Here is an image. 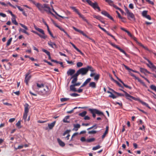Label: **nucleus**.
Returning a JSON list of instances; mask_svg holds the SVG:
<instances>
[{
  "label": "nucleus",
  "instance_id": "obj_25",
  "mask_svg": "<svg viewBox=\"0 0 156 156\" xmlns=\"http://www.w3.org/2000/svg\"><path fill=\"white\" fill-rule=\"evenodd\" d=\"M73 126L74 127V129L76 131H77L78 130V129L80 127V126L79 124H74L73 125Z\"/></svg>",
  "mask_w": 156,
  "mask_h": 156
},
{
  "label": "nucleus",
  "instance_id": "obj_54",
  "mask_svg": "<svg viewBox=\"0 0 156 156\" xmlns=\"http://www.w3.org/2000/svg\"><path fill=\"white\" fill-rule=\"evenodd\" d=\"M109 97L112 98L113 99L116 98V96L114 95V94L112 93V94H110V95H109Z\"/></svg>",
  "mask_w": 156,
  "mask_h": 156
},
{
  "label": "nucleus",
  "instance_id": "obj_49",
  "mask_svg": "<svg viewBox=\"0 0 156 156\" xmlns=\"http://www.w3.org/2000/svg\"><path fill=\"white\" fill-rule=\"evenodd\" d=\"M113 91H114V92L117 95H118V96H124V95L123 94H122L121 93H118V92H115V91H114L113 90H112V89H111Z\"/></svg>",
  "mask_w": 156,
  "mask_h": 156
},
{
  "label": "nucleus",
  "instance_id": "obj_15",
  "mask_svg": "<svg viewBox=\"0 0 156 156\" xmlns=\"http://www.w3.org/2000/svg\"><path fill=\"white\" fill-rule=\"evenodd\" d=\"M101 30H103L109 36H110L111 37H112L113 39H114L115 41H117V39H115L113 35H112V34H110L108 31H107L104 28H101Z\"/></svg>",
  "mask_w": 156,
  "mask_h": 156
},
{
  "label": "nucleus",
  "instance_id": "obj_46",
  "mask_svg": "<svg viewBox=\"0 0 156 156\" xmlns=\"http://www.w3.org/2000/svg\"><path fill=\"white\" fill-rule=\"evenodd\" d=\"M101 147V146H100L99 145H98L95 147H94L92 148V150H96L97 149H99Z\"/></svg>",
  "mask_w": 156,
  "mask_h": 156
},
{
  "label": "nucleus",
  "instance_id": "obj_32",
  "mask_svg": "<svg viewBox=\"0 0 156 156\" xmlns=\"http://www.w3.org/2000/svg\"><path fill=\"white\" fill-rule=\"evenodd\" d=\"M12 23H13L15 25H17L18 24V23L17 22L16 18L15 17H13V18H12Z\"/></svg>",
  "mask_w": 156,
  "mask_h": 156
},
{
  "label": "nucleus",
  "instance_id": "obj_33",
  "mask_svg": "<svg viewBox=\"0 0 156 156\" xmlns=\"http://www.w3.org/2000/svg\"><path fill=\"white\" fill-rule=\"evenodd\" d=\"M52 11H53L55 12V14L57 15L59 17L61 18H68V17H65L64 16H62L59 15L55 10L53 9H52Z\"/></svg>",
  "mask_w": 156,
  "mask_h": 156
},
{
  "label": "nucleus",
  "instance_id": "obj_14",
  "mask_svg": "<svg viewBox=\"0 0 156 156\" xmlns=\"http://www.w3.org/2000/svg\"><path fill=\"white\" fill-rule=\"evenodd\" d=\"M48 44L49 46L52 48H57V45L54 43L53 42L51 41H48Z\"/></svg>",
  "mask_w": 156,
  "mask_h": 156
},
{
  "label": "nucleus",
  "instance_id": "obj_17",
  "mask_svg": "<svg viewBox=\"0 0 156 156\" xmlns=\"http://www.w3.org/2000/svg\"><path fill=\"white\" fill-rule=\"evenodd\" d=\"M117 79L121 82V83L123 85V86L126 87V88H128L129 89H132V87H130V86H128V85L125 84L120 79L119 77H118L117 76H115Z\"/></svg>",
  "mask_w": 156,
  "mask_h": 156
},
{
  "label": "nucleus",
  "instance_id": "obj_48",
  "mask_svg": "<svg viewBox=\"0 0 156 156\" xmlns=\"http://www.w3.org/2000/svg\"><path fill=\"white\" fill-rule=\"evenodd\" d=\"M91 79L90 78H88L87 79L86 81L84 82L85 84L86 85L88 83H89L91 80Z\"/></svg>",
  "mask_w": 156,
  "mask_h": 156
},
{
  "label": "nucleus",
  "instance_id": "obj_7",
  "mask_svg": "<svg viewBox=\"0 0 156 156\" xmlns=\"http://www.w3.org/2000/svg\"><path fill=\"white\" fill-rule=\"evenodd\" d=\"M78 76L76 73L71 76L70 79H72L71 81L72 83L73 84L76 83V82L78 80Z\"/></svg>",
  "mask_w": 156,
  "mask_h": 156
},
{
  "label": "nucleus",
  "instance_id": "obj_5",
  "mask_svg": "<svg viewBox=\"0 0 156 156\" xmlns=\"http://www.w3.org/2000/svg\"><path fill=\"white\" fill-rule=\"evenodd\" d=\"M41 93L44 95H48L50 94V90L48 86H45Z\"/></svg>",
  "mask_w": 156,
  "mask_h": 156
},
{
  "label": "nucleus",
  "instance_id": "obj_21",
  "mask_svg": "<svg viewBox=\"0 0 156 156\" xmlns=\"http://www.w3.org/2000/svg\"><path fill=\"white\" fill-rule=\"evenodd\" d=\"M140 70L141 72L144 73H146L148 74H151V73L150 72L148 71L147 69L143 68H140Z\"/></svg>",
  "mask_w": 156,
  "mask_h": 156
},
{
  "label": "nucleus",
  "instance_id": "obj_8",
  "mask_svg": "<svg viewBox=\"0 0 156 156\" xmlns=\"http://www.w3.org/2000/svg\"><path fill=\"white\" fill-rule=\"evenodd\" d=\"M73 29H74L76 31L78 32L81 34H82L85 37L87 38H89L90 39H91L86 34L84 33L83 32L80 30H79L74 27H73Z\"/></svg>",
  "mask_w": 156,
  "mask_h": 156
},
{
  "label": "nucleus",
  "instance_id": "obj_44",
  "mask_svg": "<svg viewBox=\"0 0 156 156\" xmlns=\"http://www.w3.org/2000/svg\"><path fill=\"white\" fill-rule=\"evenodd\" d=\"M41 50L45 52L46 54H47V55H49V54H50V52L46 50L45 49H44V48H42Z\"/></svg>",
  "mask_w": 156,
  "mask_h": 156
},
{
  "label": "nucleus",
  "instance_id": "obj_13",
  "mask_svg": "<svg viewBox=\"0 0 156 156\" xmlns=\"http://www.w3.org/2000/svg\"><path fill=\"white\" fill-rule=\"evenodd\" d=\"M75 72V70L74 69H70L68 70L67 73L68 76L70 75L72 76L73 75V74Z\"/></svg>",
  "mask_w": 156,
  "mask_h": 156
},
{
  "label": "nucleus",
  "instance_id": "obj_4",
  "mask_svg": "<svg viewBox=\"0 0 156 156\" xmlns=\"http://www.w3.org/2000/svg\"><path fill=\"white\" fill-rule=\"evenodd\" d=\"M120 90L121 91H123L125 94V96L126 98L127 99H128L129 100H131L130 98L132 99L133 100H134L135 101L137 100V99L136 98H135L133 97L132 96L130 95L129 94H128L127 92L124 90L122 89H120Z\"/></svg>",
  "mask_w": 156,
  "mask_h": 156
},
{
  "label": "nucleus",
  "instance_id": "obj_62",
  "mask_svg": "<svg viewBox=\"0 0 156 156\" xmlns=\"http://www.w3.org/2000/svg\"><path fill=\"white\" fill-rule=\"evenodd\" d=\"M99 78V74H97L95 75L94 77V79L96 80H98Z\"/></svg>",
  "mask_w": 156,
  "mask_h": 156
},
{
  "label": "nucleus",
  "instance_id": "obj_55",
  "mask_svg": "<svg viewBox=\"0 0 156 156\" xmlns=\"http://www.w3.org/2000/svg\"><path fill=\"white\" fill-rule=\"evenodd\" d=\"M97 132V131L95 130H92L88 131V133L89 134H95Z\"/></svg>",
  "mask_w": 156,
  "mask_h": 156
},
{
  "label": "nucleus",
  "instance_id": "obj_12",
  "mask_svg": "<svg viewBox=\"0 0 156 156\" xmlns=\"http://www.w3.org/2000/svg\"><path fill=\"white\" fill-rule=\"evenodd\" d=\"M31 77V76H28L25 75L24 82L27 85H28V82Z\"/></svg>",
  "mask_w": 156,
  "mask_h": 156
},
{
  "label": "nucleus",
  "instance_id": "obj_36",
  "mask_svg": "<svg viewBox=\"0 0 156 156\" xmlns=\"http://www.w3.org/2000/svg\"><path fill=\"white\" fill-rule=\"evenodd\" d=\"M91 6L93 7V8L94 9H96L97 8V7L98 6V5L97 2H95L94 3H93V4Z\"/></svg>",
  "mask_w": 156,
  "mask_h": 156
},
{
  "label": "nucleus",
  "instance_id": "obj_26",
  "mask_svg": "<svg viewBox=\"0 0 156 156\" xmlns=\"http://www.w3.org/2000/svg\"><path fill=\"white\" fill-rule=\"evenodd\" d=\"M95 109L94 110L95 111V112L96 114L99 115H102L104 116V114L102 112H101L97 109Z\"/></svg>",
  "mask_w": 156,
  "mask_h": 156
},
{
  "label": "nucleus",
  "instance_id": "obj_63",
  "mask_svg": "<svg viewBox=\"0 0 156 156\" xmlns=\"http://www.w3.org/2000/svg\"><path fill=\"white\" fill-rule=\"evenodd\" d=\"M15 119L14 118H12L9 119V122H13L14 121H15Z\"/></svg>",
  "mask_w": 156,
  "mask_h": 156
},
{
  "label": "nucleus",
  "instance_id": "obj_24",
  "mask_svg": "<svg viewBox=\"0 0 156 156\" xmlns=\"http://www.w3.org/2000/svg\"><path fill=\"white\" fill-rule=\"evenodd\" d=\"M94 109H89V110L90 112L92 114V116L94 118H95L96 117V115L95 113Z\"/></svg>",
  "mask_w": 156,
  "mask_h": 156
},
{
  "label": "nucleus",
  "instance_id": "obj_1",
  "mask_svg": "<svg viewBox=\"0 0 156 156\" xmlns=\"http://www.w3.org/2000/svg\"><path fill=\"white\" fill-rule=\"evenodd\" d=\"M91 72H95V70L91 66H88L86 67L82 68L78 70L76 73L79 76L80 74L84 75L87 74L88 71Z\"/></svg>",
  "mask_w": 156,
  "mask_h": 156
},
{
  "label": "nucleus",
  "instance_id": "obj_3",
  "mask_svg": "<svg viewBox=\"0 0 156 156\" xmlns=\"http://www.w3.org/2000/svg\"><path fill=\"white\" fill-rule=\"evenodd\" d=\"M125 9L127 15L128 19L129 20L132 19L135 20V19L134 14L132 12H130L126 7H125Z\"/></svg>",
  "mask_w": 156,
  "mask_h": 156
},
{
  "label": "nucleus",
  "instance_id": "obj_64",
  "mask_svg": "<svg viewBox=\"0 0 156 156\" xmlns=\"http://www.w3.org/2000/svg\"><path fill=\"white\" fill-rule=\"evenodd\" d=\"M129 7L131 9H133L134 8L133 4L132 3L130 4L129 5Z\"/></svg>",
  "mask_w": 156,
  "mask_h": 156
},
{
  "label": "nucleus",
  "instance_id": "obj_61",
  "mask_svg": "<svg viewBox=\"0 0 156 156\" xmlns=\"http://www.w3.org/2000/svg\"><path fill=\"white\" fill-rule=\"evenodd\" d=\"M44 61L46 63H47L49 65L51 66H53L52 64L51 63V62L48 61L46 60H44Z\"/></svg>",
  "mask_w": 156,
  "mask_h": 156
},
{
  "label": "nucleus",
  "instance_id": "obj_53",
  "mask_svg": "<svg viewBox=\"0 0 156 156\" xmlns=\"http://www.w3.org/2000/svg\"><path fill=\"white\" fill-rule=\"evenodd\" d=\"M70 95L72 97H76L79 96V95L76 93H73L70 94Z\"/></svg>",
  "mask_w": 156,
  "mask_h": 156
},
{
  "label": "nucleus",
  "instance_id": "obj_30",
  "mask_svg": "<svg viewBox=\"0 0 156 156\" xmlns=\"http://www.w3.org/2000/svg\"><path fill=\"white\" fill-rule=\"evenodd\" d=\"M93 16L94 18H96L100 21H101V20H103V18L100 16L98 15L96 16L95 15H93Z\"/></svg>",
  "mask_w": 156,
  "mask_h": 156
},
{
  "label": "nucleus",
  "instance_id": "obj_47",
  "mask_svg": "<svg viewBox=\"0 0 156 156\" xmlns=\"http://www.w3.org/2000/svg\"><path fill=\"white\" fill-rule=\"evenodd\" d=\"M93 128H94V129H96L97 128V126L96 124H95L94 125H93L92 126H91L90 127L87 129V130H89L90 129H91Z\"/></svg>",
  "mask_w": 156,
  "mask_h": 156
},
{
  "label": "nucleus",
  "instance_id": "obj_41",
  "mask_svg": "<svg viewBox=\"0 0 156 156\" xmlns=\"http://www.w3.org/2000/svg\"><path fill=\"white\" fill-rule=\"evenodd\" d=\"M12 37H11L8 41L6 44V46H8L10 44L12 40Z\"/></svg>",
  "mask_w": 156,
  "mask_h": 156
},
{
  "label": "nucleus",
  "instance_id": "obj_6",
  "mask_svg": "<svg viewBox=\"0 0 156 156\" xmlns=\"http://www.w3.org/2000/svg\"><path fill=\"white\" fill-rule=\"evenodd\" d=\"M34 27L35 30H37L39 32L41 33L42 34V36H45V39L47 38V35L45 34L44 31L42 29L37 27L35 25H34Z\"/></svg>",
  "mask_w": 156,
  "mask_h": 156
},
{
  "label": "nucleus",
  "instance_id": "obj_34",
  "mask_svg": "<svg viewBox=\"0 0 156 156\" xmlns=\"http://www.w3.org/2000/svg\"><path fill=\"white\" fill-rule=\"evenodd\" d=\"M95 140L94 138H93L90 139H88L86 140V142L87 143H90L93 142Z\"/></svg>",
  "mask_w": 156,
  "mask_h": 156
},
{
  "label": "nucleus",
  "instance_id": "obj_57",
  "mask_svg": "<svg viewBox=\"0 0 156 156\" xmlns=\"http://www.w3.org/2000/svg\"><path fill=\"white\" fill-rule=\"evenodd\" d=\"M86 1L91 6H92V5L93 3L90 0H86Z\"/></svg>",
  "mask_w": 156,
  "mask_h": 156
},
{
  "label": "nucleus",
  "instance_id": "obj_50",
  "mask_svg": "<svg viewBox=\"0 0 156 156\" xmlns=\"http://www.w3.org/2000/svg\"><path fill=\"white\" fill-rule=\"evenodd\" d=\"M16 126L17 127H18V128L20 129L21 128V127L20 126V121H18V122L16 124Z\"/></svg>",
  "mask_w": 156,
  "mask_h": 156
},
{
  "label": "nucleus",
  "instance_id": "obj_58",
  "mask_svg": "<svg viewBox=\"0 0 156 156\" xmlns=\"http://www.w3.org/2000/svg\"><path fill=\"white\" fill-rule=\"evenodd\" d=\"M114 104L115 105L118 104L120 106L122 107V104L121 102H119L117 101L115 102Z\"/></svg>",
  "mask_w": 156,
  "mask_h": 156
},
{
  "label": "nucleus",
  "instance_id": "obj_28",
  "mask_svg": "<svg viewBox=\"0 0 156 156\" xmlns=\"http://www.w3.org/2000/svg\"><path fill=\"white\" fill-rule=\"evenodd\" d=\"M32 32L33 33L37 34V35H38V36H39L41 38H43V39H45V36H42V35L39 34L37 32L35 31H34V30H32Z\"/></svg>",
  "mask_w": 156,
  "mask_h": 156
},
{
  "label": "nucleus",
  "instance_id": "obj_52",
  "mask_svg": "<svg viewBox=\"0 0 156 156\" xmlns=\"http://www.w3.org/2000/svg\"><path fill=\"white\" fill-rule=\"evenodd\" d=\"M70 132V130H67L66 131H65L63 134V136H65L67 134H69V133Z\"/></svg>",
  "mask_w": 156,
  "mask_h": 156
},
{
  "label": "nucleus",
  "instance_id": "obj_40",
  "mask_svg": "<svg viewBox=\"0 0 156 156\" xmlns=\"http://www.w3.org/2000/svg\"><path fill=\"white\" fill-rule=\"evenodd\" d=\"M76 66L77 67H80L83 66V63L81 62H78L77 63Z\"/></svg>",
  "mask_w": 156,
  "mask_h": 156
},
{
  "label": "nucleus",
  "instance_id": "obj_43",
  "mask_svg": "<svg viewBox=\"0 0 156 156\" xmlns=\"http://www.w3.org/2000/svg\"><path fill=\"white\" fill-rule=\"evenodd\" d=\"M37 86L38 88H40L44 87V84H43V83L40 84L38 83H37Z\"/></svg>",
  "mask_w": 156,
  "mask_h": 156
},
{
  "label": "nucleus",
  "instance_id": "obj_23",
  "mask_svg": "<svg viewBox=\"0 0 156 156\" xmlns=\"http://www.w3.org/2000/svg\"><path fill=\"white\" fill-rule=\"evenodd\" d=\"M70 89L71 91H72L74 92L77 91V90L75 87V86L73 84L70 86Z\"/></svg>",
  "mask_w": 156,
  "mask_h": 156
},
{
  "label": "nucleus",
  "instance_id": "obj_10",
  "mask_svg": "<svg viewBox=\"0 0 156 156\" xmlns=\"http://www.w3.org/2000/svg\"><path fill=\"white\" fill-rule=\"evenodd\" d=\"M20 24L22 27L24 29H23L22 32L28 35H29V34L26 31L27 30H28L27 27V26H26L25 25L23 24L20 23Z\"/></svg>",
  "mask_w": 156,
  "mask_h": 156
},
{
  "label": "nucleus",
  "instance_id": "obj_20",
  "mask_svg": "<svg viewBox=\"0 0 156 156\" xmlns=\"http://www.w3.org/2000/svg\"><path fill=\"white\" fill-rule=\"evenodd\" d=\"M56 123V121H54V122H53L51 123L50 124H48V126L49 127V128L50 129H52V128L54 127V126H55V124Z\"/></svg>",
  "mask_w": 156,
  "mask_h": 156
},
{
  "label": "nucleus",
  "instance_id": "obj_9",
  "mask_svg": "<svg viewBox=\"0 0 156 156\" xmlns=\"http://www.w3.org/2000/svg\"><path fill=\"white\" fill-rule=\"evenodd\" d=\"M110 44L112 46L114 47H115V48L119 50L122 53H123L125 54H126V53L125 51L121 49L118 46L116 45L115 44L113 43H110Z\"/></svg>",
  "mask_w": 156,
  "mask_h": 156
},
{
  "label": "nucleus",
  "instance_id": "obj_42",
  "mask_svg": "<svg viewBox=\"0 0 156 156\" xmlns=\"http://www.w3.org/2000/svg\"><path fill=\"white\" fill-rule=\"evenodd\" d=\"M147 11L146 10L144 11L142 13V16L144 17H145L147 15Z\"/></svg>",
  "mask_w": 156,
  "mask_h": 156
},
{
  "label": "nucleus",
  "instance_id": "obj_2",
  "mask_svg": "<svg viewBox=\"0 0 156 156\" xmlns=\"http://www.w3.org/2000/svg\"><path fill=\"white\" fill-rule=\"evenodd\" d=\"M83 20L85 21L88 24H89V22L88 20L85 18L84 16L81 14L78 11V9H76L75 7H70Z\"/></svg>",
  "mask_w": 156,
  "mask_h": 156
},
{
  "label": "nucleus",
  "instance_id": "obj_35",
  "mask_svg": "<svg viewBox=\"0 0 156 156\" xmlns=\"http://www.w3.org/2000/svg\"><path fill=\"white\" fill-rule=\"evenodd\" d=\"M148 62L149 64H147V66L152 69L153 67L154 64L150 61H148Z\"/></svg>",
  "mask_w": 156,
  "mask_h": 156
},
{
  "label": "nucleus",
  "instance_id": "obj_11",
  "mask_svg": "<svg viewBox=\"0 0 156 156\" xmlns=\"http://www.w3.org/2000/svg\"><path fill=\"white\" fill-rule=\"evenodd\" d=\"M101 13L102 14L107 16L111 20L114 21L113 18L106 11H102Z\"/></svg>",
  "mask_w": 156,
  "mask_h": 156
},
{
  "label": "nucleus",
  "instance_id": "obj_56",
  "mask_svg": "<svg viewBox=\"0 0 156 156\" xmlns=\"http://www.w3.org/2000/svg\"><path fill=\"white\" fill-rule=\"evenodd\" d=\"M69 99L68 98H62L60 99V100L62 102L66 101H68Z\"/></svg>",
  "mask_w": 156,
  "mask_h": 156
},
{
  "label": "nucleus",
  "instance_id": "obj_59",
  "mask_svg": "<svg viewBox=\"0 0 156 156\" xmlns=\"http://www.w3.org/2000/svg\"><path fill=\"white\" fill-rule=\"evenodd\" d=\"M27 113H26L24 112V114H23V119H24L25 120L27 118Z\"/></svg>",
  "mask_w": 156,
  "mask_h": 156
},
{
  "label": "nucleus",
  "instance_id": "obj_45",
  "mask_svg": "<svg viewBox=\"0 0 156 156\" xmlns=\"http://www.w3.org/2000/svg\"><path fill=\"white\" fill-rule=\"evenodd\" d=\"M116 12L119 18H120V19H125V18L122 17V16H121L120 13H119V12L118 11H116Z\"/></svg>",
  "mask_w": 156,
  "mask_h": 156
},
{
  "label": "nucleus",
  "instance_id": "obj_51",
  "mask_svg": "<svg viewBox=\"0 0 156 156\" xmlns=\"http://www.w3.org/2000/svg\"><path fill=\"white\" fill-rule=\"evenodd\" d=\"M47 28V30H48V33H49V34H50V35H51V36L52 37H54L53 36V34H52V33H51V31H50V30H49V27H48V28Z\"/></svg>",
  "mask_w": 156,
  "mask_h": 156
},
{
  "label": "nucleus",
  "instance_id": "obj_29",
  "mask_svg": "<svg viewBox=\"0 0 156 156\" xmlns=\"http://www.w3.org/2000/svg\"><path fill=\"white\" fill-rule=\"evenodd\" d=\"M89 86L92 88H95L96 87V84L94 82H91L90 83Z\"/></svg>",
  "mask_w": 156,
  "mask_h": 156
},
{
  "label": "nucleus",
  "instance_id": "obj_19",
  "mask_svg": "<svg viewBox=\"0 0 156 156\" xmlns=\"http://www.w3.org/2000/svg\"><path fill=\"white\" fill-rule=\"evenodd\" d=\"M108 128L109 127L108 126H107L106 127V130L105 131V132L102 136V139H103L105 138L106 134L108 133Z\"/></svg>",
  "mask_w": 156,
  "mask_h": 156
},
{
  "label": "nucleus",
  "instance_id": "obj_18",
  "mask_svg": "<svg viewBox=\"0 0 156 156\" xmlns=\"http://www.w3.org/2000/svg\"><path fill=\"white\" fill-rule=\"evenodd\" d=\"M70 43L72 45L73 47L78 52H79L81 55H83V53L82 52V51L79 50L78 48H77L76 46L72 43L70 42Z\"/></svg>",
  "mask_w": 156,
  "mask_h": 156
},
{
  "label": "nucleus",
  "instance_id": "obj_37",
  "mask_svg": "<svg viewBox=\"0 0 156 156\" xmlns=\"http://www.w3.org/2000/svg\"><path fill=\"white\" fill-rule=\"evenodd\" d=\"M87 114L86 111H84L82 112L81 113H80L79 114V115L81 116L82 117H84Z\"/></svg>",
  "mask_w": 156,
  "mask_h": 156
},
{
  "label": "nucleus",
  "instance_id": "obj_60",
  "mask_svg": "<svg viewBox=\"0 0 156 156\" xmlns=\"http://www.w3.org/2000/svg\"><path fill=\"white\" fill-rule=\"evenodd\" d=\"M138 81L139 82H140L144 86H145V87H147V86L146 85V84H145V83L142 81L141 80L139 79H138Z\"/></svg>",
  "mask_w": 156,
  "mask_h": 156
},
{
  "label": "nucleus",
  "instance_id": "obj_16",
  "mask_svg": "<svg viewBox=\"0 0 156 156\" xmlns=\"http://www.w3.org/2000/svg\"><path fill=\"white\" fill-rule=\"evenodd\" d=\"M24 113H27L29 111V109L30 108L29 105L27 104H25L24 105Z\"/></svg>",
  "mask_w": 156,
  "mask_h": 156
},
{
  "label": "nucleus",
  "instance_id": "obj_39",
  "mask_svg": "<svg viewBox=\"0 0 156 156\" xmlns=\"http://www.w3.org/2000/svg\"><path fill=\"white\" fill-rule=\"evenodd\" d=\"M150 88L152 90L156 92V86L154 85H151L150 86Z\"/></svg>",
  "mask_w": 156,
  "mask_h": 156
},
{
  "label": "nucleus",
  "instance_id": "obj_22",
  "mask_svg": "<svg viewBox=\"0 0 156 156\" xmlns=\"http://www.w3.org/2000/svg\"><path fill=\"white\" fill-rule=\"evenodd\" d=\"M57 140L59 145L61 146L64 147L65 146V144L60 139L58 138Z\"/></svg>",
  "mask_w": 156,
  "mask_h": 156
},
{
  "label": "nucleus",
  "instance_id": "obj_27",
  "mask_svg": "<svg viewBox=\"0 0 156 156\" xmlns=\"http://www.w3.org/2000/svg\"><path fill=\"white\" fill-rule=\"evenodd\" d=\"M139 101L143 105H144L145 106H146V107L149 108H150V106H149V105H148V104L146 103V102L140 100H139Z\"/></svg>",
  "mask_w": 156,
  "mask_h": 156
},
{
  "label": "nucleus",
  "instance_id": "obj_31",
  "mask_svg": "<svg viewBox=\"0 0 156 156\" xmlns=\"http://www.w3.org/2000/svg\"><path fill=\"white\" fill-rule=\"evenodd\" d=\"M69 118V116H66L63 120V121L65 123H69V121H68L67 120Z\"/></svg>",
  "mask_w": 156,
  "mask_h": 156
},
{
  "label": "nucleus",
  "instance_id": "obj_38",
  "mask_svg": "<svg viewBox=\"0 0 156 156\" xmlns=\"http://www.w3.org/2000/svg\"><path fill=\"white\" fill-rule=\"evenodd\" d=\"M54 24L55 27L58 28L61 30L63 32L65 30L62 27L58 26V25H57V24L56 23H54Z\"/></svg>",
  "mask_w": 156,
  "mask_h": 156
}]
</instances>
